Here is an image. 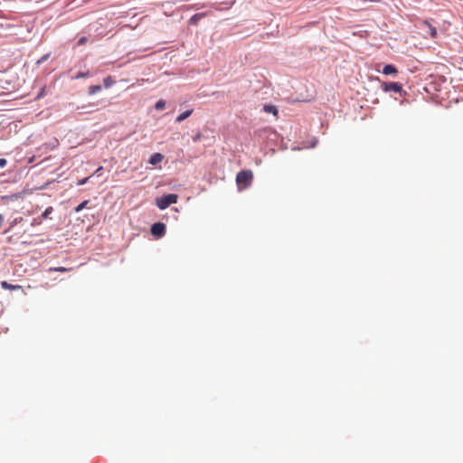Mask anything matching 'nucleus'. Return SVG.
I'll list each match as a JSON object with an SVG mask.
<instances>
[{
    "mask_svg": "<svg viewBox=\"0 0 463 463\" xmlns=\"http://www.w3.org/2000/svg\"><path fill=\"white\" fill-rule=\"evenodd\" d=\"M200 138H201V134H197V135L194 137V141H198V140H200Z\"/></svg>",
    "mask_w": 463,
    "mask_h": 463,
    "instance_id": "23",
    "label": "nucleus"
},
{
    "mask_svg": "<svg viewBox=\"0 0 463 463\" xmlns=\"http://www.w3.org/2000/svg\"><path fill=\"white\" fill-rule=\"evenodd\" d=\"M49 56H50V54H45L44 56H43L41 58V60L38 61V63L43 62L44 61H46L49 58Z\"/></svg>",
    "mask_w": 463,
    "mask_h": 463,
    "instance_id": "22",
    "label": "nucleus"
},
{
    "mask_svg": "<svg viewBox=\"0 0 463 463\" xmlns=\"http://www.w3.org/2000/svg\"><path fill=\"white\" fill-rule=\"evenodd\" d=\"M53 208L52 206L45 209V211L42 213L41 219H46L52 213Z\"/></svg>",
    "mask_w": 463,
    "mask_h": 463,
    "instance_id": "14",
    "label": "nucleus"
},
{
    "mask_svg": "<svg viewBox=\"0 0 463 463\" xmlns=\"http://www.w3.org/2000/svg\"><path fill=\"white\" fill-rule=\"evenodd\" d=\"M6 164H7L6 159H5V158H0V167H4V166H5V165H6Z\"/></svg>",
    "mask_w": 463,
    "mask_h": 463,
    "instance_id": "21",
    "label": "nucleus"
},
{
    "mask_svg": "<svg viewBox=\"0 0 463 463\" xmlns=\"http://www.w3.org/2000/svg\"><path fill=\"white\" fill-rule=\"evenodd\" d=\"M193 110H186L183 113H181L177 118H176V122L180 123L182 121H184V119H186L188 117H190V115L192 114Z\"/></svg>",
    "mask_w": 463,
    "mask_h": 463,
    "instance_id": "10",
    "label": "nucleus"
},
{
    "mask_svg": "<svg viewBox=\"0 0 463 463\" xmlns=\"http://www.w3.org/2000/svg\"><path fill=\"white\" fill-rule=\"evenodd\" d=\"M178 195L175 194H165L156 198V204L160 210H165L168 206L177 202Z\"/></svg>",
    "mask_w": 463,
    "mask_h": 463,
    "instance_id": "2",
    "label": "nucleus"
},
{
    "mask_svg": "<svg viewBox=\"0 0 463 463\" xmlns=\"http://www.w3.org/2000/svg\"><path fill=\"white\" fill-rule=\"evenodd\" d=\"M422 25L426 26L429 29V33L431 38H436L438 35L436 28L430 24L428 21H423Z\"/></svg>",
    "mask_w": 463,
    "mask_h": 463,
    "instance_id": "5",
    "label": "nucleus"
},
{
    "mask_svg": "<svg viewBox=\"0 0 463 463\" xmlns=\"http://www.w3.org/2000/svg\"><path fill=\"white\" fill-rule=\"evenodd\" d=\"M88 77H90V72L86 71V72H79L75 77H73V79L78 80V79L88 78Z\"/></svg>",
    "mask_w": 463,
    "mask_h": 463,
    "instance_id": "17",
    "label": "nucleus"
},
{
    "mask_svg": "<svg viewBox=\"0 0 463 463\" xmlns=\"http://www.w3.org/2000/svg\"><path fill=\"white\" fill-rule=\"evenodd\" d=\"M253 179V174L250 170L240 171L236 175V184L240 190L248 188Z\"/></svg>",
    "mask_w": 463,
    "mask_h": 463,
    "instance_id": "1",
    "label": "nucleus"
},
{
    "mask_svg": "<svg viewBox=\"0 0 463 463\" xmlns=\"http://www.w3.org/2000/svg\"><path fill=\"white\" fill-rule=\"evenodd\" d=\"M101 170H102V166H99V167L96 170V172H95V173H96V174L100 173V171H101Z\"/></svg>",
    "mask_w": 463,
    "mask_h": 463,
    "instance_id": "24",
    "label": "nucleus"
},
{
    "mask_svg": "<svg viewBox=\"0 0 463 463\" xmlns=\"http://www.w3.org/2000/svg\"><path fill=\"white\" fill-rule=\"evenodd\" d=\"M165 100H163V99L158 100V101L156 103V105H155V109H156V110H162V109H165Z\"/></svg>",
    "mask_w": 463,
    "mask_h": 463,
    "instance_id": "13",
    "label": "nucleus"
},
{
    "mask_svg": "<svg viewBox=\"0 0 463 463\" xmlns=\"http://www.w3.org/2000/svg\"><path fill=\"white\" fill-rule=\"evenodd\" d=\"M397 72V69L392 64H387L383 69V73L384 75L396 74Z\"/></svg>",
    "mask_w": 463,
    "mask_h": 463,
    "instance_id": "8",
    "label": "nucleus"
},
{
    "mask_svg": "<svg viewBox=\"0 0 463 463\" xmlns=\"http://www.w3.org/2000/svg\"><path fill=\"white\" fill-rule=\"evenodd\" d=\"M87 41H88V39H87L86 37H81V38L79 40L78 44H79V45H82V44L86 43H87Z\"/></svg>",
    "mask_w": 463,
    "mask_h": 463,
    "instance_id": "20",
    "label": "nucleus"
},
{
    "mask_svg": "<svg viewBox=\"0 0 463 463\" xmlns=\"http://www.w3.org/2000/svg\"><path fill=\"white\" fill-rule=\"evenodd\" d=\"M114 83V80H112V78L110 76L107 77L106 79H104V86L105 88H109L113 85Z\"/></svg>",
    "mask_w": 463,
    "mask_h": 463,
    "instance_id": "16",
    "label": "nucleus"
},
{
    "mask_svg": "<svg viewBox=\"0 0 463 463\" xmlns=\"http://www.w3.org/2000/svg\"><path fill=\"white\" fill-rule=\"evenodd\" d=\"M203 15L204 14H195L191 17L190 24H195Z\"/></svg>",
    "mask_w": 463,
    "mask_h": 463,
    "instance_id": "12",
    "label": "nucleus"
},
{
    "mask_svg": "<svg viewBox=\"0 0 463 463\" xmlns=\"http://www.w3.org/2000/svg\"><path fill=\"white\" fill-rule=\"evenodd\" d=\"M151 233L162 237L165 233V225L163 222H156L151 227Z\"/></svg>",
    "mask_w": 463,
    "mask_h": 463,
    "instance_id": "4",
    "label": "nucleus"
},
{
    "mask_svg": "<svg viewBox=\"0 0 463 463\" xmlns=\"http://www.w3.org/2000/svg\"><path fill=\"white\" fill-rule=\"evenodd\" d=\"M1 287L4 289H9V290H16V289H20L22 288L20 285H12V284H9L7 281H2Z\"/></svg>",
    "mask_w": 463,
    "mask_h": 463,
    "instance_id": "9",
    "label": "nucleus"
},
{
    "mask_svg": "<svg viewBox=\"0 0 463 463\" xmlns=\"http://www.w3.org/2000/svg\"><path fill=\"white\" fill-rule=\"evenodd\" d=\"M101 90V86L100 85H92L89 88V94L90 95H94L96 94L97 92L100 91Z\"/></svg>",
    "mask_w": 463,
    "mask_h": 463,
    "instance_id": "11",
    "label": "nucleus"
},
{
    "mask_svg": "<svg viewBox=\"0 0 463 463\" xmlns=\"http://www.w3.org/2000/svg\"><path fill=\"white\" fill-rule=\"evenodd\" d=\"M51 270L59 271V272H64V271H67L69 269H66V268H63V267H59V268L51 269Z\"/></svg>",
    "mask_w": 463,
    "mask_h": 463,
    "instance_id": "18",
    "label": "nucleus"
},
{
    "mask_svg": "<svg viewBox=\"0 0 463 463\" xmlns=\"http://www.w3.org/2000/svg\"><path fill=\"white\" fill-rule=\"evenodd\" d=\"M164 156L162 154L160 153H155L151 156L150 159H149V163L153 165H157L159 164L160 162H162Z\"/></svg>",
    "mask_w": 463,
    "mask_h": 463,
    "instance_id": "7",
    "label": "nucleus"
},
{
    "mask_svg": "<svg viewBox=\"0 0 463 463\" xmlns=\"http://www.w3.org/2000/svg\"><path fill=\"white\" fill-rule=\"evenodd\" d=\"M89 179H90V177H86V178L80 179V180L78 181L77 184L78 185H83V184H85L88 182Z\"/></svg>",
    "mask_w": 463,
    "mask_h": 463,
    "instance_id": "19",
    "label": "nucleus"
},
{
    "mask_svg": "<svg viewBox=\"0 0 463 463\" xmlns=\"http://www.w3.org/2000/svg\"><path fill=\"white\" fill-rule=\"evenodd\" d=\"M382 87L385 92H401L402 90V85L399 82H384Z\"/></svg>",
    "mask_w": 463,
    "mask_h": 463,
    "instance_id": "3",
    "label": "nucleus"
},
{
    "mask_svg": "<svg viewBox=\"0 0 463 463\" xmlns=\"http://www.w3.org/2000/svg\"><path fill=\"white\" fill-rule=\"evenodd\" d=\"M88 203H89V200H85V201H83L81 203H80V204L75 208V212H76V213L80 212L82 209H84L85 207H87Z\"/></svg>",
    "mask_w": 463,
    "mask_h": 463,
    "instance_id": "15",
    "label": "nucleus"
},
{
    "mask_svg": "<svg viewBox=\"0 0 463 463\" xmlns=\"http://www.w3.org/2000/svg\"><path fill=\"white\" fill-rule=\"evenodd\" d=\"M263 110H264L266 113H270V114H272L273 116H275L276 118H278L279 110H278V109H277V107H276V106L271 105V104H266V105H264V107H263Z\"/></svg>",
    "mask_w": 463,
    "mask_h": 463,
    "instance_id": "6",
    "label": "nucleus"
}]
</instances>
